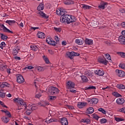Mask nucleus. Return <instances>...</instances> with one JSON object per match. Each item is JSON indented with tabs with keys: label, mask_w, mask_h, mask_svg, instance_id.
<instances>
[{
	"label": "nucleus",
	"mask_w": 125,
	"mask_h": 125,
	"mask_svg": "<svg viewBox=\"0 0 125 125\" xmlns=\"http://www.w3.org/2000/svg\"><path fill=\"white\" fill-rule=\"evenodd\" d=\"M66 12V10L64 9L63 8H61L60 9V13H61V15H65V12Z\"/></svg>",
	"instance_id": "36"
},
{
	"label": "nucleus",
	"mask_w": 125,
	"mask_h": 125,
	"mask_svg": "<svg viewBox=\"0 0 125 125\" xmlns=\"http://www.w3.org/2000/svg\"><path fill=\"white\" fill-rule=\"evenodd\" d=\"M121 26H122V28H125V21L123 22L121 24Z\"/></svg>",
	"instance_id": "64"
},
{
	"label": "nucleus",
	"mask_w": 125,
	"mask_h": 125,
	"mask_svg": "<svg viewBox=\"0 0 125 125\" xmlns=\"http://www.w3.org/2000/svg\"><path fill=\"white\" fill-rule=\"evenodd\" d=\"M98 111H99V112H101V113H103V114H106V110L102 108H100L98 109Z\"/></svg>",
	"instance_id": "44"
},
{
	"label": "nucleus",
	"mask_w": 125,
	"mask_h": 125,
	"mask_svg": "<svg viewBox=\"0 0 125 125\" xmlns=\"http://www.w3.org/2000/svg\"><path fill=\"white\" fill-rule=\"evenodd\" d=\"M85 76H89V77H90V76H91V74H90V72L88 71L85 72Z\"/></svg>",
	"instance_id": "60"
},
{
	"label": "nucleus",
	"mask_w": 125,
	"mask_h": 125,
	"mask_svg": "<svg viewBox=\"0 0 125 125\" xmlns=\"http://www.w3.org/2000/svg\"><path fill=\"white\" fill-rule=\"evenodd\" d=\"M9 84L7 83V82H3L0 83V87L1 88H3V87H8L9 86Z\"/></svg>",
	"instance_id": "21"
},
{
	"label": "nucleus",
	"mask_w": 125,
	"mask_h": 125,
	"mask_svg": "<svg viewBox=\"0 0 125 125\" xmlns=\"http://www.w3.org/2000/svg\"><path fill=\"white\" fill-rule=\"evenodd\" d=\"M80 123H83V124H90V120L89 119H82Z\"/></svg>",
	"instance_id": "23"
},
{
	"label": "nucleus",
	"mask_w": 125,
	"mask_h": 125,
	"mask_svg": "<svg viewBox=\"0 0 125 125\" xmlns=\"http://www.w3.org/2000/svg\"><path fill=\"white\" fill-rule=\"evenodd\" d=\"M95 74L97 76H104V70H103V69L95 70Z\"/></svg>",
	"instance_id": "11"
},
{
	"label": "nucleus",
	"mask_w": 125,
	"mask_h": 125,
	"mask_svg": "<svg viewBox=\"0 0 125 125\" xmlns=\"http://www.w3.org/2000/svg\"><path fill=\"white\" fill-rule=\"evenodd\" d=\"M89 102H90V104H92V105H95L98 103V99L95 98H93L89 101Z\"/></svg>",
	"instance_id": "18"
},
{
	"label": "nucleus",
	"mask_w": 125,
	"mask_h": 125,
	"mask_svg": "<svg viewBox=\"0 0 125 125\" xmlns=\"http://www.w3.org/2000/svg\"><path fill=\"white\" fill-rule=\"evenodd\" d=\"M113 95H114V96L116 97H122L121 95L117 92H114L113 93Z\"/></svg>",
	"instance_id": "46"
},
{
	"label": "nucleus",
	"mask_w": 125,
	"mask_h": 125,
	"mask_svg": "<svg viewBox=\"0 0 125 125\" xmlns=\"http://www.w3.org/2000/svg\"><path fill=\"white\" fill-rule=\"evenodd\" d=\"M94 112V109L92 107H89L86 110V113L87 114H92Z\"/></svg>",
	"instance_id": "22"
},
{
	"label": "nucleus",
	"mask_w": 125,
	"mask_h": 125,
	"mask_svg": "<svg viewBox=\"0 0 125 125\" xmlns=\"http://www.w3.org/2000/svg\"><path fill=\"white\" fill-rule=\"evenodd\" d=\"M39 105H40L42 107H45V106H47V105H48V104L44 103V104H43L42 103H39Z\"/></svg>",
	"instance_id": "48"
},
{
	"label": "nucleus",
	"mask_w": 125,
	"mask_h": 125,
	"mask_svg": "<svg viewBox=\"0 0 125 125\" xmlns=\"http://www.w3.org/2000/svg\"><path fill=\"white\" fill-rule=\"evenodd\" d=\"M115 72L118 77H120V78H124V77H125V73L124 71L120 69H116Z\"/></svg>",
	"instance_id": "6"
},
{
	"label": "nucleus",
	"mask_w": 125,
	"mask_h": 125,
	"mask_svg": "<svg viewBox=\"0 0 125 125\" xmlns=\"http://www.w3.org/2000/svg\"><path fill=\"white\" fill-rule=\"evenodd\" d=\"M66 55L70 59H74V56H80V53L74 51L66 52Z\"/></svg>",
	"instance_id": "4"
},
{
	"label": "nucleus",
	"mask_w": 125,
	"mask_h": 125,
	"mask_svg": "<svg viewBox=\"0 0 125 125\" xmlns=\"http://www.w3.org/2000/svg\"><path fill=\"white\" fill-rule=\"evenodd\" d=\"M0 39L1 40H2L3 41H6V40H7V38H8V37H7V36L6 35H4V34L1 33L0 34Z\"/></svg>",
	"instance_id": "28"
},
{
	"label": "nucleus",
	"mask_w": 125,
	"mask_h": 125,
	"mask_svg": "<svg viewBox=\"0 0 125 125\" xmlns=\"http://www.w3.org/2000/svg\"><path fill=\"white\" fill-rule=\"evenodd\" d=\"M87 104L85 102H78L77 104V107L80 108V109H82V108H83Z\"/></svg>",
	"instance_id": "15"
},
{
	"label": "nucleus",
	"mask_w": 125,
	"mask_h": 125,
	"mask_svg": "<svg viewBox=\"0 0 125 125\" xmlns=\"http://www.w3.org/2000/svg\"><path fill=\"white\" fill-rule=\"evenodd\" d=\"M91 89H96V86L90 85V90Z\"/></svg>",
	"instance_id": "61"
},
{
	"label": "nucleus",
	"mask_w": 125,
	"mask_h": 125,
	"mask_svg": "<svg viewBox=\"0 0 125 125\" xmlns=\"http://www.w3.org/2000/svg\"><path fill=\"white\" fill-rule=\"evenodd\" d=\"M116 103L118 105H123L125 103V99L123 98H118L116 100Z\"/></svg>",
	"instance_id": "14"
},
{
	"label": "nucleus",
	"mask_w": 125,
	"mask_h": 125,
	"mask_svg": "<svg viewBox=\"0 0 125 125\" xmlns=\"http://www.w3.org/2000/svg\"><path fill=\"white\" fill-rule=\"evenodd\" d=\"M119 112H121V113H124V114H125V107L119 109Z\"/></svg>",
	"instance_id": "58"
},
{
	"label": "nucleus",
	"mask_w": 125,
	"mask_h": 125,
	"mask_svg": "<svg viewBox=\"0 0 125 125\" xmlns=\"http://www.w3.org/2000/svg\"><path fill=\"white\" fill-rule=\"evenodd\" d=\"M14 102H17L18 104L17 110H21V109H27V104L26 102L21 98H17L13 99Z\"/></svg>",
	"instance_id": "2"
},
{
	"label": "nucleus",
	"mask_w": 125,
	"mask_h": 125,
	"mask_svg": "<svg viewBox=\"0 0 125 125\" xmlns=\"http://www.w3.org/2000/svg\"><path fill=\"white\" fill-rule=\"evenodd\" d=\"M5 69H6V65H2L0 67V71H3L4 70H5Z\"/></svg>",
	"instance_id": "49"
},
{
	"label": "nucleus",
	"mask_w": 125,
	"mask_h": 125,
	"mask_svg": "<svg viewBox=\"0 0 125 125\" xmlns=\"http://www.w3.org/2000/svg\"><path fill=\"white\" fill-rule=\"evenodd\" d=\"M4 46H5V42H1L0 46L1 49H3V47H4Z\"/></svg>",
	"instance_id": "47"
},
{
	"label": "nucleus",
	"mask_w": 125,
	"mask_h": 125,
	"mask_svg": "<svg viewBox=\"0 0 125 125\" xmlns=\"http://www.w3.org/2000/svg\"><path fill=\"white\" fill-rule=\"evenodd\" d=\"M98 62L104 65H107V64H108V61L106 60V59H105V58H103L101 57L98 58Z\"/></svg>",
	"instance_id": "8"
},
{
	"label": "nucleus",
	"mask_w": 125,
	"mask_h": 125,
	"mask_svg": "<svg viewBox=\"0 0 125 125\" xmlns=\"http://www.w3.org/2000/svg\"><path fill=\"white\" fill-rule=\"evenodd\" d=\"M99 24V23L97 21H94V22H92V27H93V28H97V27H98Z\"/></svg>",
	"instance_id": "37"
},
{
	"label": "nucleus",
	"mask_w": 125,
	"mask_h": 125,
	"mask_svg": "<svg viewBox=\"0 0 125 125\" xmlns=\"http://www.w3.org/2000/svg\"><path fill=\"white\" fill-rule=\"evenodd\" d=\"M53 122H57V119H49L48 121H46L45 123H47V124H50V123H53Z\"/></svg>",
	"instance_id": "33"
},
{
	"label": "nucleus",
	"mask_w": 125,
	"mask_h": 125,
	"mask_svg": "<svg viewBox=\"0 0 125 125\" xmlns=\"http://www.w3.org/2000/svg\"><path fill=\"white\" fill-rule=\"evenodd\" d=\"M75 42L79 45H82L83 43V40L77 39L75 40Z\"/></svg>",
	"instance_id": "24"
},
{
	"label": "nucleus",
	"mask_w": 125,
	"mask_h": 125,
	"mask_svg": "<svg viewBox=\"0 0 125 125\" xmlns=\"http://www.w3.org/2000/svg\"><path fill=\"white\" fill-rule=\"evenodd\" d=\"M61 122L62 125H68V120L66 117H63L61 119Z\"/></svg>",
	"instance_id": "17"
},
{
	"label": "nucleus",
	"mask_w": 125,
	"mask_h": 125,
	"mask_svg": "<svg viewBox=\"0 0 125 125\" xmlns=\"http://www.w3.org/2000/svg\"><path fill=\"white\" fill-rule=\"evenodd\" d=\"M48 52L51 55H53L54 53V51H53L52 50H48Z\"/></svg>",
	"instance_id": "63"
},
{
	"label": "nucleus",
	"mask_w": 125,
	"mask_h": 125,
	"mask_svg": "<svg viewBox=\"0 0 125 125\" xmlns=\"http://www.w3.org/2000/svg\"><path fill=\"white\" fill-rule=\"evenodd\" d=\"M37 70L39 72H42V71H43V67L42 66L37 67Z\"/></svg>",
	"instance_id": "54"
},
{
	"label": "nucleus",
	"mask_w": 125,
	"mask_h": 125,
	"mask_svg": "<svg viewBox=\"0 0 125 125\" xmlns=\"http://www.w3.org/2000/svg\"><path fill=\"white\" fill-rule=\"evenodd\" d=\"M93 118L95 119V120H97V121H98V119H99V116L95 115V114H93Z\"/></svg>",
	"instance_id": "57"
},
{
	"label": "nucleus",
	"mask_w": 125,
	"mask_h": 125,
	"mask_svg": "<svg viewBox=\"0 0 125 125\" xmlns=\"http://www.w3.org/2000/svg\"><path fill=\"white\" fill-rule=\"evenodd\" d=\"M48 94L50 95H58L59 91H60L56 87L50 86L48 88Z\"/></svg>",
	"instance_id": "3"
},
{
	"label": "nucleus",
	"mask_w": 125,
	"mask_h": 125,
	"mask_svg": "<svg viewBox=\"0 0 125 125\" xmlns=\"http://www.w3.org/2000/svg\"><path fill=\"white\" fill-rule=\"evenodd\" d=\"M37 36L39 39H42V40L45 38V34L44 33L41 31L38 32Z\"/></svg>",
	"instance_id": "12"
},
{
	"label": "nucleus",
	"mask_w": 125,
	"mask_h": 125,
	"mask_svg": "<svg viewBox=\"0 0 125 125\" xmlns=\"http://www.w3.org/2000/svg\"><path fill=\"white\" fill-rule=\"evenodd\" d=\"M107 5H108V2L102 1L98 7L100 9H105V7H107Z\"/></svg>",
	"instance_id": "9"
},
{
	"label": "nucleus",
	"mask_w": 125,
	"mask_h": 125,
	"mask_svg": "<svg viewBox=\"0 0 125 125\" xmlns=\"http://www.w3.org/2000/svg\"><path fill=\"white\" fill-rule=\"evenodd\" d=\"M76 21H77V18L74 16L64 15H62L60 18V22L64 23V24H70Z\"/></svg>",
	"instance_id": "1"
},
{
	"label": "nucleus",
	"mask_w": 125,
	"mask_h": 125,
	"mask_svg": "<svg viewBox=\"0 0 125 125\" xmlns=\"http://www.w3.org/2000/svg\"><path fill=\"white\" fill-rule=\"evenodd\" d=\"M120 68H121L122 69H124L125 70V63H120L119 64Z\"/></svg>",
	"instance_id": "53"
},
{
	"label": "nucleus",
	"mask_w": 125,
	"mask_h": 125,
	"mask_svg": "<svg viewBox=\"0 0 125 125\" xmlns=\"http://www.w3.org/2000/svg\"><path fill=\"white\" fill-rule=\"evenodd\" d=\"M83 89H84V90H90V86H87L85 87Z\"/></svg>",
	"instance_id": "62"
},
{
	"label": "nucleus",
	"mask_w": 125,
	"mask_h": 125,
	"mask_svg": "<svg viewBox=\"0 0 125 125\" xmlns=\"http://www.w3.org/2000/svg\"><path fill=\"white\" fill-rule=\"evenodd\" d=\"M0 97L1 98H4L5 97V93L2 92H0Z\"/></svg>",
	"instance_id": "51"
},
{
	"label": "nucleus",
	"mask_w": 125,
	"mask_h": 125,
	"mask_svg": "<svg viewBox=\"0 0 125 125\" xmlns=\"http://www.w3.org/2000/svg\"><path fill=\"white\" fill-rule=\"evenodd\" d=\"M64 4L69 5V4H74V1L71 0H66L63 1Z\"/></svg>",
	"instance_id": "25"
},
{
	"label": "nucleus",
	"mask_w": 125,
	"mask_h": 125,
	"mask_svg": "<svg viewBox=\"0 0 125 125\" xmlns=\"http://www.w3.org/2000/svg\"><path fill=\"white\" fill-rule=\"evenodd\" d=\"M57 98V97L56 96H50L49 97V99L50 101H54V100H56Z\"/></svg>",
	"instance_id": "43"
},
{
	"label": "nucleus",
	"mask_w": 125,
	"mask_h": 125,
	"mask_svg": "<svg viewBox=\"0 0 125 125\" xmlns=\"http://www.w3.org/2000/svg\"><path fill=\"white\" fill-rule=\"evenodd\" d=\"M17 82L19 83H23L25 82V79L23 78V76L21 74H17Z\"/></svg>",
	"instance_id": "5"
},
{
	"label": "nucleus",
	"mask_w": 125,
	"mask_h": 125,
	"mask_svg": "<svg viewBox=\"0 0 125 125\" xmlns=\"http://www.w3.org/2000/svg\"><path fill=\"white\" fill-rule=\"evenodd\" d=\"M39 14L42 16V18H44V19H48V18H49V16H48V15L45 14V13H43V12L42 11H39Z\"/></svg>",
	"instance_id": "16"
},
{
	"label": "nucleus",
	"mask_w": 125,
	"mask_h": 125,
	"mask_svg": "<svg viewBox=\"0 0 125 125\" xmlns=\"http://www.w3.org/2000/svg\"><path fill=\"white\" fill-rule=\"evenodd\" d=\"M43 9H44V4H43V2H41L37 7V10L41 11V10H43Z\"/></svg>",
	"instance_id": "20"
},
{
	"label": "nucleus",
	"mask_w": 125,
	"mask_h": 125,
	"mask_svg": "<svg viewBox=\"0 0 125 125\" xmlns=\"http://www.w3.org/2000/svg\"><path fill=\"white\" fill-rule=\"evenodd\" d=\"M84 43H85V44H88L89 45H92V44H93V41H92L90 39L86 38L84 41Z\"/></svg>",
	"instance_id": "19"
},
{
	"label": "nucleus",
	"mask_w": 125,
	"mask_h": 125,
	"mask_svg": "<svg viewBox=\"0 0 125 125\" xmlns=\"http://www.w3.org/2000/svg\"><path fill=\"white\" fill-rule=\"evenodd\" d=\"M118 41L120 43L122 44H125V37L123 35H121L118 38Z\"/></svg>",
	"instance_id": "13"
},
{
	"label": "nucleus",
	"mask_w": 125,
	"mask_h": 125,
	"mask_svg": "<svg viewBox=\"0 0 125 125\" xmlns=\"http://www.w3.org/2000/svg\"><path fill=\"white\" fill-rule=\"evenodd\" d=\"M117 88H119V89H125V85L123 84H118L117 85Z\"/></svg>",
	"instance_id": "30"
},
{
	"label": "nucleus",
	"mask_w": 125,
	"mask_h": 125,
	"mask_svg": "<svg viewBox=\"0 0 125 125\" xmlns=\"http://www.w3.org/2000/svg\"><path fill=\"white\" fill-rule=\"evenodd\" d=\"M46 42H47L48 44H50V45H52L53 46H55L56 45V42L55 41L53 40L52 39H50L49 38H48L46 40Z\"/></svg>",
	"instance_id": "7"
},
{
	"label": "nucleus",
	"mask_w": 125,
	"mask_h": 125,
	"mask_svg": "<svg viewBox=\"0 0 125 125\" xmlns=\"http://www.w3.org/2000/svg\"><path fill=\"white\" fill-rule=\"evenodd\" d=\"M26 69H28V70H33V69H34V66H28L27 67H25L24 70H26Z\"/></svg>",
	"instance_id": "56"
},
{
	"label": "nucleus",
	"mask_w": 125,
	"mask_h": 125,
	"mask_svg": "<svg viewBox=\"0 0 125 125\" xmlns=\"http://www.w3.org/2000/svg\"><path fill=\"white\" fill-rule=\"evenodd\" d=\"M82 78V81L83 82V83H87L88 82V79H87V77L85 76H82L81 77Z\"/></svg>",
	"instance_id": "29"
},
{
	"label": "nucleus",
	"mask_w": 125,
	"mask_h": 125,
	"mask_svg": "<svg viewBox=\"0 0 125 125\" xmlns=\"http://www.w3.org/2000/svg\"><path fill=\"white\" fill-rule=\"evenodd\" d=\"M54 30H55V32H57V33H60V32H61V31H62V29H61V27H55L54 28Z\"/></svg>",
	"instance_id": "41"
},
{
	"label": "nucleus",
	"mask_w": 125,
	"mask_h": 125,
	"mask_svg": "<svg viewBox=\"0 0 125 125\" xmlns=\"http://www.w3.org/2000/svg\"><path fill=\"white\" fill-rule=\"evenodd\" d=\"M31 50H33V51H37L38 49H39V48H38V46L35 45L31 46Z\"/></svg>",
	"instance_id": "42"
},
{
	"label": "nucleus",
	"mask_w": 125,
	"mask_h": 125,
	"mask_svg": "<svg viewBox=\"0 0 125 125\" xmlns=\"http://www.w3.org/2000/svg\"><path fill=\"white\" fill-rule=\"evenodd\" d=\"M42 58L46 64H49V63H50L49 60H48V58H47V57H46V56H45V55H43L42 56Z\"/></svg>",
	"instance_id": "34"
},
{
	"label": "nucleus",
	"mask_w": 125,
	"mask_h": 125,
	"mask_svg": "<svg viewBox=\"0 0 125 125\" xmlns=\"http://www.w3.org/2000/svg\"><path fill=\"white\" fill-rule=\"evenodd\" d=\"M18 50H20V49H18V48H17V47L14 48V49L13 50V53L14 55H17V54H18Z\"/></svg>",
	"instance_id": "31"
},
{
	"label": "nucleus",
	"mask_w": 125,
	"mask_h": 125,
	"mask_svg": "<svg viewBox=\"0 0 125 125\" xmlns=\"http://www.w3.org/2000/svg\"><path fill=\"white\" fill-rule=\"evenodd\" d=\"M1 120L5 124H7L9 122V119L7 117H3L1 118Z\"/></svg>",
	"instance_id": "27"
},
{
	"label": "nucleus",
	"mask_w": 125,
	"mask_h": 125,
	"mask_svg": "<svg viewBox=\"0 0 125 125\" xmlns=\"http://www.w3.org/2000/svg\"><path fill=\"white\" fill-rule=\"evenodd\" d=\"M120 12H121V13H125V8H121L119 10Z\"/></svg>",
	"instance_id": "59"
},
{
	"label": "nucleus",
	"mask_w": 125,
	"mask_h": 125,
	"mask_svg": "<svg viewBox=\"0 0 125 125\" xmlns=\"http://www.w3.org/2000/svg\"><path fill=\"white\" fill-rule=\"evenodd\" d=\"M3 31L5 33H9V34H13V31H10L9 29L6 28V27L5 26L3 28Z\"/></svg>",
	"instance_id": "35"
},
{
	"label": "nucleus",
	"mask_w": 125,
	"mask_h": 125,
	"mask_svg": "<svg viewBox=\"0 0 125 125\" xmlns=\"http://www.w3.org/2000/svg\"><path fill=\"white\" fill-rule=\"evenodd\" d=\"M6 23H7V24H8V25H9L10 26H11L12 24H15V23H16V21H11V20H7L6 21Z\"/></svg>",
	"instance_id": "26"
},
{
	"label": "nucleus",
	"mask_w": 125,
	"mask_h": 125,
	"mask_svg": "<svg viewBox=\"0 0 125 125\" xmlns=\"http://www.w3.org/2000/svg\"><path fill=\"white\" fill-rule=\"evenodd\" d=\"M33 107L31 108V109H27V110L25 112V113L27 116H30L31 114L32 113V111H33Z\"/></svg>",
	"instance_id": "38"
},
{
	"label": "nucleus",
	"mask_w": 125,
	"mask_h": 125,
	"mask_svg": "<svg viewBox=\"0 0 125 125\" xmlns=\"http://www.w3.org/2000/svg\"><path fill=\"white\" fill-rule=\"evenodd\" d=\"M75 83L71 81L67 82L66 83V86H68L69 88H75Z\"/></svg>",
	"instance_id": "10"
},
{
	"label": "nucleus",
	"mask_w": 125,
	"mask_h": 125,
	"mask_svg": "<svg viewBox=\"0 0 125 125\" xmlns=\"http://www.w3.org/2000/svg\"><path fill=\"white\" fill-rule=\"evenodd\" d=\"M55 41H56V43L57 44L59 43V41H60V38L58 37L57 36H55Z\"/></svg>",
	"instance_id": "45"
},
{
	"label": "nucleus",
	"mask_w": 125,
	"mask_h": 125,
	"mask_svg": "<svg viewBox=\"0 0 125 125\" xmlns=\"http://www.w3.org/2000/svg\"><path fill=\"white\" fill-rule=\"evenodd\" d=\"M101 124H106L107 123V119L105 118H103L100 121Z\"/></svg>",
	"instance_id": "50"
},
{
	"label": "nucleus",
	"mask_w": 125,
	"mask_h": 125,
	"mask_svg": "<svg viewBox=\"0 0 125 125\" xmlns=\"http://www.w3.org/2000/svg\"><path fill=\"white\" fill-rule=\"evenodd\" d=\"M117 54L120 55L122 58H125V53L123 52H117Z\"/></svg>",
	"instance_id": "32"
},
{
	"label": "nucleus",
	"mask_w": 125,
	"mask_h": 125,
	"mask_svg": "<svg viewBox=\"0 0 125 125\" xmlns=\"http://www.w3.org/2000/svg\"><path fill=\"white\" fill-rule=\"evenodd\" d=\"M82 8H83V9H84V10L90 9V8H91V6H88V5H85V4H83L82 5Z\"/></svg>",
	"instance_id": "39"
},
{
	"label": "nucleus",
	"mask_w": 125,
	"mask_h": 125,
	"mask_svg": "<svg viewBox=\"0 0 125 125\" xmlns=\"http://www.w3.org/2000/svg\"><path fill=\"white\" fill-rule=\"evenodd\" d=\"M104 56H105V58H106V59H107L108 60L111 59V56H110V54H106L104 55Z\"/></svg>",
	"instance_id": "55"
},
{
	"label": "nucleus",
	"mask_w": 125,
	"mask_h": 125,
	"mask_svg": "<svg viewBox=\"0 0 125 125\" xmlns=\"http://www.w3.org/2000/svg\"><path fill=\"white\" fill-rule=\"evenodd\" d=\"M115 120L116 122H124L125 121L124 119H123L122 118H119V117H115Z\"/></svg>",
	"instance_id": "40"
},
{
	"label": "nucleus",
	"mask_w": 125,
	"mask_h": 125,
	"mask_svg": "<svg viewBox=\"0 0 125 125\" xmlns=\"http://www.w3.org/2000/svg\"><path fill=\"white\" fill-rule=\"evenodd\" d=\"M5 114H6V116H7L8 118H11L12 117L11 113H10V112H9L8 110L6 112Z\"/></svg>",
	"instance_id": "52"
}]
</instances>
